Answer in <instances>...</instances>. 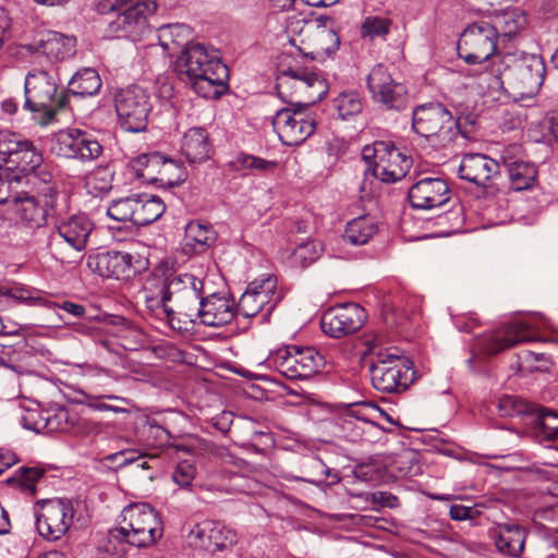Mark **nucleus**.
<instances>
[{
    "label": "nucleus",
    "mask_w": 558,
    "mask_h": 558,
    "mask_svg": "<svg viewBox=\"0 0 558 558\" xmlns=\"http://www.w3.org/2000/svg\"><path fill=\"white\" fill-rule=\"evenodd\" d=\"M68 101V95L58 93L57 83L47 71L34 70L26 75L24 107L43 113L44 122L52 120Z\"/></svg>",
    "instance_id": "1a4fd4ad"
},
{
    "label": "nucleus",
    "mask_w": 558,
    "mask_h": 558,
    "mask_svg": "<svg viewBox=\"0 0 558 558\" xmlns=\"http://www.w3.org/2000/svg\"><path fill=\"white\" fill-rule=\"evenodd\" d=\"M366 162L367 168L364 171L363 180L359 187L362 199L376 196L380 189V183H383L377 173V170L374 168L371 161Z\"/></svg>",
    "instance_id": "6e6d98bb"
},
{
    "label": "nucleus",
    "mask_w": 558,
    "mask_h": 558,
    "mask_svg": "<svg viewBox=\"0 0 558 558\" xmlns=\"http://www.w3.org/2000/svg\"><path fill=\"white\" fill-rule=\"evenodd\" d=\"M373 501L385 507H396L398 505V498L391 493L376 492L373 494Z\"/></svg>",
    "instance_id": "774afa93"
},
{
    "label": "nucleus",
    "mask_w": 558,
    "mask_h": 558,
    "mask_svg": "<svg viewBox=\"0 0 558 558\" xmlns=\"http://www.w3.org/2000/svg\"><path fill=\"white\" fill-rule=\"evenodd\" d=\"M175 72L203 98L216 99L227 89L229 70L219 51L199 43H191L175 61Z\"/></svg>",
    "instance_id": "f03ea898"
},
{
    "label": "nucleus",
    "mask_w": 558,
    "mask_h": 558,
    "mask_svg": "<svg viewBox=\"0 0 558 558\" xmlns=\"http://www.w3.org/2000/svg\"><path fill=\"white\" fill-rule=\"evenodd\" d=\"M304 473L306 476L299 477L296 476V481H304L316 486L325 483V480L330 477V482L328 485L337 484L340 481V476L338 473L330 468H328L323 460L316 457H312L304 463Z\"/></svg>",
    "instance_id": "c03bdc74"
},
{
    "label": "nucleus",
    "mask_w": 558,
    "mask_h": 558,
    "mask_svg": "<svg viewBox=\"0 0 558 558\" xmlns=\"http://www.w3.org/2000/svg\"><path fill=\"white\" fill-rule=\"evenodd\" d=\"M526 16L520 10L506 11L502 14L496 16L495 24L497 27L498 38L512 39L526 26Z\"/></svg>",
    "instance_id": "37998d69"
},
{
    "label": "nucleus",
    "mask_w": 558,
    "mask_h": 558,
    "mask_svg": "<svg viewBox=\"0 0 558 558\" xmlns=\"http://www.w3.org/2000/svg\"><path fill=\"white\" fill-rule=\"evenodd\" d=\"M281 295L277 291V278L268 275L265 278L252 281L238 303V313L246 318L259 314L266 306L268 316L275 306L280 302Z\"/></svg>",
    "instance_id": "a211bd4d"
},
{
    "label": "nucleus",
    "mask_w": 558,
    "mask_h": 558,
    "mask_svg": "<svg viewBox=\"0 0 558 558\" xmlns=\"http://www.w3.org/2000/svg\"><path fill=\"white\" fill-rule=\"evenodd\" d=\"M134 225L147 226L159 219L166 206L159 196L151 194H135Z\"/></svg>",
    "instance_id": "4c0bfd02"
},
{
    "label": "nucleus",
    "mask_w": 558,
    "mask_h": 558,
    "mask_svg": "<svg viewBox=\"0 0 558 558\" xmlns=\"http://www.w3.org/2000/svg\"><path fill=\"white\" fill-rule=\"evenodd\" d=\"M37 181L47 185L45 196H47L48 194H51L54 191V187L52 185L53 175L48 170V167L45 166L44 163H41V166L38 167L37 169L33 170L27 179L23 180V182L32 183V184H36Z\"/></svg>",
    "instance_id": "0e129e2a"
},
{
    "label": "nucleus",
    "mask_w": 558,
    "mask_h": 558,
    "mask_svg": "<svg viewBox=\"0 0 558 558\" xmlns=\"http://www.w3.org/2000/svg\"><path fill=\"white\" fill-rule=\"evenodd\" d=\"M230 165L236 171L244 169H256L259 171H267L275 167V162L272 161H268L259 157L245 154L236 156L235 159L232 160Z\"/></svg>",
    "instance_id": "4d7b16f0"
},
{
    "label": "nucleus",
    "mask_w": 558,
    "mask_h": 558,
    "mask_svg": "<svg viewBox=\"0 0 558 558\" xmlns=\"http://www.w3.org/2000/svg\"><path fill=\"white\" fill-rule=\"evenodd\" d=\"M21 424L24 428L35 433H44L45 411L38 409H28L21 416Z\"/></svg>",
    "instance_id": "052dcab7"
},
{
    "label": "nucleus",
    "mask_w": 558,
    "mask_h": 558,
    "mask_svg": "<svg viewBox=\"0 0 558 558\" xmlns=\"http://www.w3.org/2000/svg\"><path fill=\"white\" fill-rule=\"evenodd\" d=\"M498 31L493 24L480 21L469 25L458 43V54L469 64L486 63L496 54Z\"/></svg>",
    "instance_id": "f8f14e48"
},
{
    "label": "nucleus",
    "mask_w": 558,
    "mask_h": 558,
    "mask_svg": "<svg viewBox=\"0 0 558 558\" xmlns=\"http://www.w3.org/2000/svg\"><path fill=\"white\" fill-rule=\"evenodd\" d=\"M191 29L186 24L173 23L166 24L158 28V40L165 49H171V46L182 47L190 45L189 38Z\"/></svg>",
    "instance_id": "de8ad7c7"
},
{
    "label": "nucleus",
    "mask_w": 558,
    "mask_h": 558,
    "mask_svg": "<svg viewBox=\"0 0 558 558\" xmlns=\"http://www.w3.org/2000/svg\"><path fill=\"white\" fill-rule=\"evenodd\" d=\"M189 544L211 554L232 548L236 542V534L219 522L205 520L196 523L187 534Z\"/></svg>",
    "instance_id": "412c9836"
},
{
    "label": "nucleus",
    "mask_w": 558,
    "mask_h": 558,
    "mask_svg": "<svg viewBox=\"0 0 558 558\" xmlns=\"http://www.w3.org/2000/svg\"><path fill=\"white\" fill-rule=\"evenodd\" d=\"M527 134L534 142H558V108L547 112L539 121L531 123Z\"/></svg>",
    "instance_id": "79ce46f5"
},
{
    "label": "nucleus",
    "mask_w": 558,
    "mask_h": 558,
    "mask_svg": "<svg viewBox=\"0 0 558 558\" xmlns=\"http://www.w3.org/2000/svg\"><path fill=\"white\" fill-rule=\"evenodd\" d=\"M58 154L81 161H92L102 154L100 143L87 132L71 129L60 133L57 140Z\"/></svg>",
    "instance_id": "b1692460"
},
{
    "label": "nucleus",
    "mask_w": 558,
    "mask_h": 558,
    "mask_svg": "<svg viewBox=\"0 0 558 558\" xmlns=\"http://www.w3.org/2000/svg\"><path fill=\"white\" fill-rule=\"evenodd\" d=\"M130 169L137 179L147 183L163 182L167 168L172 160L158 151L142 154L129 162Z\"/></svg>",
    "instance_id": "c756f323"
},
{
    "label": "nucleus",
    "mask_w": 558,
    "mask_h": 558,
    "mask_svg": "<svg viewBox=\"0 0 558 558\" xmlns=\"http://www.w3.org/2000/svg\"><path fill=\"white\" fill-rule=\"evenodd\" d=\"M278 94L282 97L288 96L287 89L292 88L293 93L302 100L303 106L310 107L322 100L328 93L329 86L327 80L320 71L308 69H289L283 71L277 77L276 84Z\"/></svg>",
    "instance_id": "ddd939ff"
},
{
    "label": "nucleus",
    "mask_w": 558,
    "mask_h": 558,
    "mask_svg": "<svg viewBox=\"0 0 558 558\" xmlns=\"http://www.w3.org/2000/svg\"><path fill=\"white\" fill-rule=\"evenodd\" d=\"M507 84L521 98H532L541 89L546 66L542 57L534 53L506 52Z\"/></svg>",
    "instance_id": "6e6552de"
},
{
    "label": "nucleus",
    "mask_w": 558,
    "mask_h": 558,
    "mask_svg": "<svg viewBox=\"0 0 558 558\" xmlns=\"http://www.w3.org/2000/svg\"><path fill=\"white\" fill-rule=\"evenodd\" d=\"M391 26V21L387 17L367 16L361 26V35L371 40L385 39Z\"/></svg>",
    "instance_id": "3c124183"
},
{
    "label": "nucleus",
    "mask_w": 558,
    "mask_h": 558,
    "mask_svg": "<svg viewBox=\"0 0 558 558\" xmlns=\"http://www.w3.org/2000/svg\"><path fill=\"white\" fill-rule=\"evenodd\" d=\"M163 533L158 512L148 504H131L123 508L119 525L109 531L111 539L136 548L153 546Z\"/></svg>",
    "instance_id": "20e7f679"
},
{
    "label": "nucleus",
    "mask_w": 558,
    "mask_h": 558,
    "mask_svg": "<svg viewBox=\"0 0 558 558\" xmlns=\"http://www.w3.org/2000/svg\"><path fill=\"white\" fill-rule=\"evenodd\" d=\"M101 80L98 72L92 68L78 70L70 80L68 92L78 97H90L98 94Z\"/></svg>",
    "instance_id": "ea45409f"
},
{
    "label": "nucleus",
    "mask_w": 558,
    "mask_h": 558,
    "mask_svg": "<svg viewBox=\"0 0 558 558\" xmlns=\"http://www.w3.org/2000/svg\"><path fill=\"white\" fill-rule=\"evenodd\" d=\"M144 458H146V453H140L135 449H122L114 453L107 454L104 460L107 462H116L120 460L118 468H123L129 464H134Z\"/></svg>",
    "instance_id": "680f3d73"
},
{
    "label": "nucleus",
    "mask_w": 558,
    "mask_h": 558,
    "mask_svg": "<svg viewBox=\"0 0 558 558\" xmlns=\"http://www.w3.org/2000/svg\"><path fill=\"white\" fill-rule=\"evenodd\" d=\"M322 252V244L316 241L301 242L293 252V259L302 267L316 260Z\"/></svg>",
    "instance_id": "5fc2aeb1"
},
{
    "label": "nucleus",
    "mask_w": 558,
    "mask_h": 558,
    "mask_svg": "<svg viewBox=\"0 0 558 558\" xmlns=\"http://www.w3.org/2000/svg\"><path fill=\"white\" fill-rule=\"evenodd\" d=\"M17 204L15 210L20 219L29 228H39L44 226L52 208L51 203L47 196L40 198L28 192L23 193L22 196L15 195Z\"/></svg>",
    "instance_id": "7c9ffc66"
},
{
    "label": "nucleus",
    "mask_w": 558,
    "mask_h": 558,
    "mask_svg": "<svg viewBox=\"0 0 558 558\" xmlns=\"http://www.w3.org/2000/svg\"><path fill=\"white\" fill-rule=\"evenodd\" d=\"M364 102V97L357 90H345L332 100V107L340 119L349 120L363 111Z\"/></svg>",
    "instance_id": "a18cd8bd"
},
{
    "label": "nucleus",
    "mask_w": 558,
    "mask_h": 558,
    "mask_svg": "<svg viewBox=\"0 0 558 558\" xmlns=\"http://www.w3.org/2000/svg\"><path fill=\"white\" fill-rule=\"evenodd\" d=\"M529 425L532 426V435L538 441H550L558 436V413L535 404Z\"/></svg>",
    "instance_id": "f704fd0d"
},
{
    "label": "nucleus",
    "mask_w": 558,
    "mask_h": 558,
    "mask_svg": "<svg viewBox=\"0 0 558 558\" xmlns=\"http://www.w3.org/2000/svg\"><path fill=\"white\" fill-rule=\"evenodd\" d=\"M376 414H383L374 403H361L350 408L342 417L341 428L350 441L362 439L364 426H376L373 418Z\"/></svg>",
    "instance_id": "c85d7f7f"
},
{
    "label": "nucleus",
    "mask_w": 558,
    "mask_h": 558,
    "mask_svg": "<svg viewBox=\"0 0 558 558\" xmlns=\"http://www.w3.org/2000/svg\"><path fill=\"white\" fill-rule=\"evenodd\" d=\"M23 183V177L16 171H8L0 166V204L16 205L15 195L22 196L24 191H19L17 186Z\"/></svg>",
    "instance_id": "09e8293b"
},
{
    "label": "nucleus",
    "mask_w": 558,
    "mask_h": 558,
    "mask_svg": "<svg viewBox=\"0 0 558 558\" xmlns=\"http://www.w3.org/2000/svg\"><path fill=\"white\" fill-rule=\"evenodd\" d=\"M367 88L375 102L386 109L400 111L408 105V90L405 86L392 78L384 64L373 66L366 78Z\"/></svg>",
    "instance_id": "f3484780"
},
{
    "label": "nucleus",
    "mask_w": 558,
    "mask_h": 558,
    "mask_svg": "<svg viewBox=\"0 0 558 558\" xmlns=\"http://www.w3.org/2000/svg\"><path fill=\"white\" fill-rule=\"evenodd\" d=\"M213 151L205 128H190L182 136L181 153L190 163H201L209 159Z\"/></svg>",
    "instance_id": "2f4dec72"
},
{
    "label": "nucleus",
    "mask_w": 558,
    "mask_h": 558,
    "mask_svg": "<svg viewBox=\"0 0 558 558\" xmlns=\"http://www.w3.org/2000/svg\"><path fill=\"white\" fill-rule=\"evenodd\" d=\"M488 535L496 550L507 557L519 558L525 548L526 530L515 522H501L489 529Z\"/></svg>",
    "instance_id": "bb28decb"
},
{
    "label": "nucleus",
    "mask_w": 558,
    "mask_h": 558,
    "mask_svg": "<svg viewBox=\"0 0 558 558\" xmlns=\"http://www.w3.org/2000/svg\"><path fill=\"white\" fill-rule=\"evenodd\" d=\"M266 362L291 380L308 379L325 366V357L314 347L286 345L271 352Z\"/></svg>",
    "instance_id": "9d476101"
},
{
    "label": "nucleus",
    "mask_w": 558,
    "mask_h": 558,
    "mask_svg": "<svg viewBox=\"0 0 558 558\" xmlns=\"http://www.w3.org/2000/svg\"><path fill=\"white\" fill-rule=\"evenodd\" d=\"M93 230L94 222L86 214H74L60 219L48 238L50 252L58 260H68L72 253L86 250Z\"/></svg>",
    "instance_id": "0eeeda50"
},
{
    "label": "nucleus",
    "mask_w": 558,
    "mask_h": 558,
    "mask_svg": "<svg viewBox=\"0 0 558 558\" xmlns=\"http://www.w3.org/2000/svg\"><path fill=\"white\" fill-rule=\"evenodd\" d=\"M113 105L118 125L124 132L146 131L154 108L153 97L146 88L137 84L120 88L114 93Z\"/></svg>",
    "instance_id": "423d86ee"
},
{
    "label": "nucleus",
    "mask_w": 558,
    "mask_h": 558,
    "mask_svg": "<svg viewBox=\"0 0 558 558\" xmlns=\"http://www.w3.org/2000/svg\"><path fill=\"white\" fill-rule=\"evenodd\" d=\"M217 238L218 234L211 223L202 220L191 221L185 227L183 253H204L216 243Z\"/></svg>",
    "instance_id": "473e14b6"
},
{
    "label": "nucleus",
    "mask_w": 558,
    "mask_h": 558,
    "mask_svg": "<svg viewBox=\"0 0 558 558\" xmlns=\"http://www.w3.org/2000/svg\"><path fill=\"white\" fill-rule=\"evenodd\" d=\"M412 130L437 148L449 147L458 137H471V131L462 126L461 118L456 119L440 102L416 106L412 110Z\"/></svg>",
    "instance_id": "7ed1b4c3"
},
{
    "label": "nucleus",
    "mask_w": 558,
    "mask_h": 558,
    "mask_svg": "<svg viewBox=\"0 0 558 558\" xmlns=\"http://www.w3.org/2000/svg\"><path fill=\"white\" fill-rule=\"evenodd\" d=\"M499 173L500 159L496 160L477 153L464 155L458 169L460 179L482 187L489 186Z\"/></svg>",
    "instance_id": "393cba45"
},
{
    "label": "nucleus",
    "mask_w": 558,
    "mask_h": 558,
    "mask_svg": "<svg viewBox=\"0 0 558 558\" xmlns=\"http://www.w3.org/2000/svg\"><path fill=\"white\" fill-rule=\"evenodd\" d=\"M44 162L41 153L34 146L31 141L23 140L21 147L13 155L8 167H3L8 171H16L21 177L27 179L31 172Z\"/></svg>",
    "instance_id": "c9c22d12"
},
{
    "label": "nucleus",
    "mask_w": 558,
    "mask_h": 558,
    "mask_svg": "<svg viewBox=\"0 0 558 558\" xmlns=\"http://www.w3.org/2000/svg\"><path fill=\"white\" fill-rule=\"evenodd\" d=\"M377 230L378 227L373 217L360 216L347 223L343 240L352 245H363L377 233Z\"/></svg>",
    "instance_id": "58836bf2"
},
{
    "label": "nucleus",
    "mask_w": 558,
    "mask_h": 558,
    "mask_svg": "<svg viewBox=\"0 0 558 558\" xmlns=\"http://www.w3.org/2000/svg\"><path fill=\"white\" fill-rule=\"evenodd\" d=\"M203 289V279L160 264L146 277L141 293L146 307L161 310L172 329L189 331L196 317Z\"/></svg>",
    "instance_id": "f257e3e1"
},
{
    "label": "nucleus",
    "mask_w": 558,
    "mask_h": 558,
    "mask_svg": "<svg viewBox=\"0 0 558 558\" xmlns=\"http://www.w3.org/2000/svg\"><path fill=\"white\" fill-rule=\"evenodd\" d=\"M473 508L463 505H452L449 510L450 518L454 521L472 519Z\"/></svg>",
    "instance_id": "69168bd1"
},
{
    "label": "nucleus",
    "mask_w": 558,
    "mask_h": 558,
    "mask_svg": "<svg viewBox=\"0 0 558 558\" xmlns=\"http://www.w3.org/2000/svg\"><path fill=\"white\" fill-rule=\"evenodd\" d=\"M87 265L104 278L130 279L147 270L149 260L140 253L109 251L89 257Z\"/></svg>",
    "instance_id": "2eb2a0df"
},
{
    "label": "nucleus",
    "mask_w": 558,
    "mask_h": 558,
    "mask_svg": "<svg viewBox=\"0 0 558 558\" xmlns=\"http://www.w3.org/2000/svg\"><path fill=\"white\" fill-rule=\"evenodd\" d=\"M506 52L504 54H496L486 63H478L481 69L477 71L478 86L482 89L492 92H500L505 89L507 83V66L504 65Z\"/></svg>",
    "instance_id": "72a5a7b5"
},
{
    "label": "nucleus",
    "mask_w": 558,
    "mask_h": 558,
    "mask_svg": "<svg viewBox=\"0 0 558 558\" xmlns=\"http://www.w3.org/2000/svg\"><path fill=\"white\" fill-rule=\"evenodd\" d=\"M76 40L74 37L60 33H49L38 44L37 51L46 56L49 61H62L75 53Z\"/></svg>",
    "instance_id": "e433bc0d"
},
{
    "label": "nucleus",
    "mask_w": 558,
    "mask_h": 558,
    "mask_svg": "<svg viewBox=\"0 0 558 558\" xmlns=\"http://www.w3.org/2000/svg\"><path fill=\"white\" fill-rule=\"evenodd\" d=\"M369 373L373 387L385 393L403 392L415 380L412 361L396 348L380 349Z\"/></svg>",
    "instance_id": "39448f33"
},
{
    "label": "nucleus",
    "mask_w": 558,
    "mask_h": 558,
    "mask_svg": "<svg viewBox=\"0 0 558 558\" xmlns=\"http://www.w3.org/2000/svg\"><path fill=\"white\" fill-rule=\"evenodd\" d=\"M156 9V3L131 5L109 22V31L117 37L128 38L132 41L141 40L150 33L148 16Z\"/></svg>",
    "instance_id": "6ab92c4d"
},
{
    "label": "nucleus",
    "mask_w": 558,
    "mask_h": 558,
    "mask_svg": "<svg viewBox=\"0 0 558 558\" xmlns=\"http://www.w3.org/2000/svg\"><path fill=\"white\" fill-rule=\"evenodd\" d=\"M73 423L70 421L69 412L64 408L57 410H45L44 433L69 432Z\"/></svg>",
    "instance_id": "603ef678"
},
{
    "label": "nucleus",
    "mask_w": 558,
    "mask_h": 558,
    "mask_svg": "<svg viewBox=\"0 0 558 558\" xmlns=\"http://www.w3.org/2000/svg\"><path fill=\"white\" fill-rule=\"evenodd\" d=\"M313 50L307 54L315 58L329 57L335 53L340 46V37L332 29L326 26H316L312 33Z\"/></svg>",
    "instance_id": "a19ab883"
},
{
    "label": "nucleus",
    "mask_w": 558,
    "mask_h": 558,
    "mask_svg": "<svg viewBox=\"0 0 558 558\" xmlns=\"http://www.w3.org/2000/svg\"><path fill=\"white\" fill-rule=\"evenodd\" d=\"M289 107L276 112L272 126L282 144L295 146L305 142L316 130L315 112L302 100L289 99Z\"/></svg>",
    "instance_id": "9b49d317"
},
{
    "label": "nucleus",
    "mask_w": 558,
    "mask_h": 558,
    "mask_svg": "<svg viewBox=\"0 0 558 558\" xmlns=\"http://www.w3.org/2000/svg\"><path fill=\"white\" fill-rule=\"evenodd\" d=\"M408 197L412 208L432 210L450 203L451 191L444 178L425 177L410 187Z\"/></svg>",
    "instance_id": "4be33fe9"
},
{
    "label": "nucleus",
    "mask_w": 558,
    "mask_h": 558,
    "mask_svg": "<svg viewBox=\"0 0 558 558\" xmlns=\"http://www.w3.org/2000/svg\"><path fill=\"white\" fill-rule=\"evenodd\" d=\"M195 314L196 317L193 318L191 327L195 324L221 327L231 323L235 316V311L230 300L213 293L202 296Z\"/></svg>",
    "instance_id": "a878e982"
},
{
    "label": "nucleus",
    "mask_w": 558,
    "mask_h": 558,
    "mask_svg": "<svg viewBox=\"0 0 558 558\" xmlns=\"http://www.w3.org/2000/svg\"><path fill=\"white\" fill-rule=\"evenodd\" d=\"M22 141L16 134L0 132V160L3 161L4 167L10 165Z\"/></svg>",
    "instance_id": "13d9d810"
},
{
    "label": "nucleus",
    "mask_w": 558,
    "mask_h": 558,
    "mask_svg": "<svg viewBox=\"0 0 558 558\" xmlns=\"http://www.w3.org/2000/svg\"><path fill=\"white\" fill-rule=\"evenodd\" d=\"M29 300H32L31 292L20 284L13 287L0 286V307L7 305L10 301L26 303Z\"/></svg>",
    "instance_id": "bf43d9fd"
},
{
    "label": "nucleus",
    "mask_w": 558,
    "mask_h": 558,
    "mask_svg": "<svg viewBox=\"0 0 558 558\" xmlns=\"http://www.w3.org/2000/svg\"><path fill=\"white\" fill-rule=\"evenodd\" d=\"M535 340L530 325L524 322H513L505 325L494 333L478 343L480 347L489 355L517 345L522 342Z\"/></svg>",
    "instance_id": "cd10ccee"
},
{
    "label": "nucleus",
    "mask_w": 558,
    "mask_h": 558,
    "mask_svg": "<svg viewBox=\"0 0 558 558\" xmlns=\"http://www.w3.org/2000/svg\"><path fill=\"white\" fill-rule=\"evenodd\" d=\"M73 517L74 508L71 500H44L36 513V529L45 539L58 541L69 531Z\"/></svg>",
    "instance_id": "dca6fc26"
},
{
    "label": "nucleus",
    "mask_w": 558,
    "mask_h": 558,
    "mask_svg": "<svg viewBox=\"0 0 558 558\" xmlns=\"http://www.w3.org/2000/svg\"><path fill=\"white\" fill-rule=\"evenodd\" d=\"M364 308L356 303L339 304L328 308L322 317L323 331L333 338L354 333L365 323Z\"/></svg>",
    "instance_id": "aec40b11"
},
{
    "label": "nucleus",
    "mask_w": 558,
    "mask_h": 558,
    "mask_svg": "<svg viewBox=\"0 0 558 558\" xmlns=\"http://www.w3.org/2000/svg\"><path fill=\"white\" fill-rule=\"evenodd\" d=\"M44 473L45 471L37 466H22L15 472L13 477L8 480V482L17 483L24 490L34 494L36 490L35 484L43 477Z\"/></svg>",
    "instance_id": "864d4df0"
},
{
    "label": "nucleus",
    "mask_w": 558,
    "mask_h": 558,
    "mask_svg": "<svg viewBox=\"0 0 558 558\" xmlns=\"http://www.w3.org/2000/svg\"><path fill=\"white\" fill-rule=\"evenodd\" d=\"M135 194L113 199L107 207V215L116 221H130L134 225Z\"/></svg>",
    "instance_id": "8fccbe9b"
},
{
    "label": "nucleus",
    "mask_w": 558,
    "mask_h": 558,
    "mask_svg": "<svg viewBox=\"0 0 558 558\" xmlns=\"http://www.w3.org/2000/svg\"><path fill=\"white\" fill-rule=\"evenodd\" d=\"M363 159L371 161L384 183H396L409 172L412 160L390 141H376L362 150Z\"/></svg>",
    "instance_id": "4468645a"
},
{
    "label": "nucleus",
    "mask_w": 558,
    "mask_h": 558,
    "mask_svg": "<svg viewBox=\"0 0 558 558\" xmlns=\"http://www.w3.org/2000/svg\"><path fill=\"white\" fill-rule=\"evenodd\" d=\"M56 306L63 310L64 312H66L68 314L75 318L82 317L86 313V310L82 304L73 303L70 301H63L60 304H56Z\"/></svg>",
    "instance_id": "338daca9"
},
{
    "label": "nucleus",
    "mask_w": 558,
    "mask_h": 558,
    "mask_svg": "<svg viewBox=\"0 0 558 558\" xmlns=\"http://www.w3.org/2000/svg\"><path fill=\"white\" fill-rule=\"evenodd\" d=\"M535 410V403L527 402L515 396H504L498 401V412L501 416L520 417L526 424Z\"/></svg>",
    "instance_id": "49530a36"
},
{
    "label": "nucleus",
    "mask_w": 558,
    "mask_h": 558,
    "mask_svg": "<svg viewBox=\"0 0 558 558\" xmlns=\"http://www.w3.org/2000/svg\"><path fill=\"white\" fill-rule=\"evenodd\" d=\"M195 466L187 462H180L172 474L173 481L181 487H189L195 477Z\"/></svg>",
    "instance_id": "e2e57ef3"
},
{
    "label": "nucleus",
    "mask_w": 558,
    "mask_h": 558,
    "mask_svg": "<svg viewBox=\"0 0 558 558\" xmlns=\"http://www.w3.org/2000/svg\"><path fill=\"white\" fill-rule=\"evenodd\" d=\"M504 167L515 191L527 190L536 181L537 170L534 163L525 159L523 147L511 144L500 151V168Z\"/></svg>",
    "instance_id": "5701e85b"
}]
</instances>
